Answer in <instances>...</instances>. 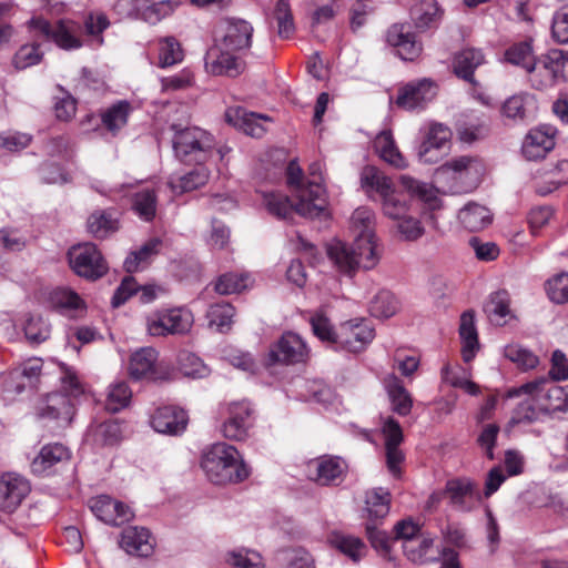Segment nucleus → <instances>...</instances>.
<instances>
[{
  "label": "nucleus",
  "mask_w": 568,
  "mask_h": 568,
  "mask_svg": "<svg viewBox=\"0 0 568 568\" xmlns=\"http://www.w3.org/2000/svg\"><path fill=\"white\" fill-rule=\"evenodd\" d=\"M287 184L296 199L293 205L287 195L277 192L263 194V204L270 214L278 219H288L293 212L304 217H320L327 215L326 190L316 180L303 181L300 165L292 161L287 166Z\"/></svg>",
  "instance_id": "nucleus-1"
},
{
  "label": "nucleus",
  "mask_w": 568,
  "mask_h": 568,
  "mask_svg": "<svg viewBox=\"0 0 568 568\" xmlns=\"http://www.w3.org/2000/svg\"><path fill=\"white\" fill-rule=\"evenodd\" d=\"M253 27L242 19L226 20L215 44L205 54V70L213 75L236 77L244 68L241 54L252 44Z\"/></svg>",
  "instance_id": "nucleus-2"
},
{
  "label": "nucleus",
  "mask_w": 568,
  "mask_h": 568,
  "mask_svg": "<svg viewBox=\"0 0 568 568\" xmlns=\"http://www.w3.org/2000/svg\"><path fill=\"white\" fill-rule=\"evenodd\" d=\"M507 398L523 397L516 410L517 422H532L540 414L568 413V385L560 386L540 377L507 390Z\"/></svg>",
  "instance_id": "nucleus-3"
},
{
  "label": "nucleus",
  "mask_w": 568,
  "mask_h": 568,
  "mask_svg": "<svg viewBox=\"0 0 568 568\" xmlns=\"http://www.w3.org/2000/svg\"><path fill=\"white\" fill-rule=\"evenodd\" d=\"M327 255L338 272L352 276L357 270L375 268L383 255V245L377 235L355 239L349 245L334 240L327 245Z\"/></svg>",
  "instance_id": "nucleus-4"
},
{
  "label": "nucleus",
  "mask_w": 568,
  "mask_h": 568,
  "mask_svg": "<svg viewBox=\"0 0 568 568\" xmlns=\"http://www.w3.org/2000/svg\"><path fill=\"white\" fill-rule=\"evenodd\" d=\"M201 467L209 480L217 485L237 484L250 476L240 452L226 443H215L204 449Z\"/></svg>",
  "instance_id": "nucleus-5"
},
{
  "label": "nucleus",
  "mask_w": 568,
  "mask_h": 568,
  "mask_svg": "<svg viewBox=\"0 0 568 568\" xmlns=\"http://www.w3.org/2000/svg\"><path fill=\"white\" fill-rule=\"evenodd\" d=\"M361 183L366 193L375 191L379 197L383 215L392 221L400 220L409 213L406 196L395 187L390 178L375 166H365L361 173Z\"/></svg>",
  "instance_id": "nucleus-6"
},
{
  "label": "nucleus",
  "mask_w": 568,
  "mask_h": 568,
  "mask_svg": "<svg viewBox=\"0 0 568 568\" xmlns=\"http://www.w3.org/2000/svg\"><path fill=\"white\" fill-rule=\"evenodd\" d=\"M174 135L172 139L175 156L186 164H202L213 154L215 139L206 130L199 126L181 128L172 125Z\"/></svg>",
  "instance_id": "nucleus-7"
},
{
  "label": "nucleus",
  "mask_w": 568,
  "mask_h": 568,
  "mask_svg": "<svg viewBox=\"0 0 568 568\" xmlns=\"http://www.w3.org/2000/svg\"><path fill=\"white\" fill-rule=\"evenodd\" d=\"M28 29L33 37L50 40L62 50H77L83 45L80 24L72 20H59L51 24L41 17H33L28 21Z\"/></svg>",
  "instance_id": "nucleus-8"
},
{
  "label": "nucleus",
  "mask_w": 568,
  "mask_h": 568,
  "mask_svg": "<svg viewBox=\"0 0 568 568\" xmlns=\"http://www.w3.org/2000/svg\"><path fill=\"white\" fill-rule=\"evenodd\" d=\"M193 324V313L183 306L158 310L145 318L146 332L154 337L184 335L191 331Z\"/></svg>",
  "instance_id": "nucleus-9"
},
{
  "label": "nucleus",
  "mask_w": 568,
  "mask_h": 568,
  "mask_svg": "<svg viewBox=\"0 0 568 568\" xmlns=\"http://www.w3.org/2000/svg\"><path fill=\"white\" fill-rule=\"evenodd\" d=\"M68 258L72 271L88 280L100 278L108 271L105 260L93 243L72 246L68 252Z\"/></svg>",
  "instance_id": "nucleus-10"
},
{
  "label": "nucleus",
  "mask_w": 568,
  "mask_h": 568,
  "mask_svg": "<svg viewBox=\"0 0 568 568\" xmlns=\"http://www.w3.org/2000/svg\"><path fill=\"white\" fill-rule=\"evenodd\" d=\"M158 352L153 347H142L131 354L129 374L133 379L162 381L169 376V366L158 361Z\"/></svg>",
  "instance_id": "nucleus-11"
},
{
  "label": "nucleus",
  "mask_w": 568,
  "mask_h": 568,
  "mask_svg": "<svg viewBox=\"0 0 568 568\" xmlns=\"http://www.w3.org/2000/svg\"><path fill=\"white\" fill-rule=\"evenodd\" d=\"M310 353L306 342L298 334L286 332L271 347L270 358L275 363L298 364L305 363Z\"/></svg>",
  "instance_id": "nucleus-12"
},
{
  "label": "nucleus",
  "mask_w": 568,
  "mask_h": 568,
  "mask_svg": "<svg viewBox=\"0 0 568 568\" xmlns=\"http://www.w3.org/2000/svg\"><path fill=\"white\" fill-rule=\"evenodd\" d=\"M346 471L345 462L336 456H321L306 464L307 477L322 486L334 485Z\"/></svg>",
  "instance_id": "nucleus-13"
},
{
  "label": "nucleus",
  "mask_w": 568,
  "mask_h": 568,
  "mask_svg": "<svg viewBox=\"0 0 568 568\" xmlns=\"http://www.w3.org/2000/svg\"><path fill=\"white\" fill-rule=\"evenodd\" d=\"M445 493L449 504L460 511H470L480 503V493L475 481L468 477L450 479L446 483Z\"/></svg>",
  "instance_id": "nucleus-14"
},
{
  "label": "nucleus",
  "mask_w": 568,
  "mask_h": 568,
  "mask_svg": "<svg viewBox=\"0 0 568 568\" xmlns=\"http://www.w3.org/2000/svg\"><path fill=\"white\" fill-rule=\"evenodd\" d=\"M252 408L248 402H234L227 407V417L221 426L222 435L231 440H244L251 427Z\"/></svg>",
  "instance_id": "nucleus-15"
},
{
  "label": "nucleus",
  "mask_w": 568,
  "mask_h": 568,
  "mask_svg": "<svg viewBox=\"0 0 568 568\" xmlns=\"http://www.w3.org/2000/svg\"><path fill=\"white\" fill-rule=\"evenodd\" d=\"M374 337L375 331L365 320L345 322L337 332V342L354 353L363 351Z\"/></svg>",
  "instance_id": "nucleus-16"
},
{
  "label": "nucleus",
  "mask_w": 568,
  "mask_h": 568,
  "mask_svg": "<svg viewBox=\"0 0 568 568\" xmlns=\"http://www.w3.org/2000/svg\"><path fill=\"white\" fill-rule=\"evenodd\" d=\"M556 129L540 125L531 129L524 139L521 153L528 161L544 159L555 146Z\"/></svg>",
  "instance_id": "nucleus-17"
},
{
  "label": "nucleus",
  "mask_w": 568,
  "mask_h": 568,
  "mask_svg": "<svg viewBox=\"0 0 568 568\" xmlns=\"http://www.w3.org/2000/svg\"><path fill=\"white\" fill-rule=\"evenodd\" d=\"M187 424L186 412L176 406L159 407L151 416V426L160 434L181 435L185 432Z\"/></svg>",
  "instance_id": "nucleus-18"
},
{
  "label": "nucleus",
  "mask_w": 568,
  "mask_h": 568,
  "mask_svg": "<svg viewBox=\"0 0 568 568\" xmlns=\"http://www.w3.org/2000/svg\"><path fill=\"white\" fill-rule=\"evenodd\" d=\"M382 434L384 437L386 462L389 471L394 476L400 474V464L404 462V454L399 449L404 436L400 425L393 417L385 418L382 427Z\"/></svg>",
  "instance_id": "nucleus-19"
},
{
  "label": "nucleus",
  "mask_w": 568,
  "mask_h": 568,
  "mask_svg": "<svg viewBox=\"0 0 568 568\" xmlns=\"http://www.w3.org/2000/svg\"><path fill=\"white\" fill-rule=\"evenodd\" d=\"M450 136V130L444 124H430L425 140L418 149L419 161L427 164L438 162L442 156V150L446 148Z\"/></svg>",
  "instance_id": "nucleus-20"
},
{
  "label": "nucleus",
  "mask_w": 568,
  "mask_h": 568,
  "mask_svg": "<svg viewBox=\"0 0 568 568\" xmlns=\"http://www.w3.org/2000/svg\"><path fill=\"white\" fill-rule=\"evenodd\" d=\"M42 371V361L37 357L24 361L14 367L8 375L4 389L9 393L20 394L26 388L33 387Z\"/></svg>",
  "instance_id": "nucleus-21"
},
{
  "label": "nucleus",
  "mask_w": 568,
  "mask_h": 568,
  "mask_svg": "<svg viewBox=\"0 0 568 568\" xmlns=\"http://www.w3.org/2000/svg\"><path fill=\"white\" fill-rule=\"evenodd\" d=\"M225 119L227 123L253 138H261L267 130L266 124L271 122L270 118L241 106L229 108Z\"/></svg>",
  "instance_id": "nucleus-22"
},
{
  "label": "nucleus",
  "mask_w": 568,
  "mask_h": 568,
  "mask_svg": "<svg viewBox=\"0 0 568 568\" xmlns=\"http://www.w3.org/2000/svg\"><path fill=\"white\" fill-rule=\"evenodd\" d=\"M30 485L18 474H6L0 479V509L13 511L29 494Z\"/></svg>",
  "instance_id": "nucleus-23"
},
{
  "label": "nucleus",
  "mask_w": 568,
  "mask_h": 568,
  "mask_svg": "<svg viewBox=\"0 0 568 568\" xmlns=\"http://www.w3.org/2000/svg\"><path fill=\"white\" fill-rule=\"evenodd\" d=\"M92 513L105 524L121 525L133 517L130 507L109 496L93 498L90 504Z\"/></svg>",
  "instance_id": "nucleus-24"
},
{
  "label": "nucleus",
  "mask_w": 568,
  "mask_h": 568,
  "mask_svg": "<svg viewBox=\"0 0 568 568\" xmlns=\"http://www.w3.org/2000/svg\"><path fill=\"white\" fill-rule=\"evenodd\" d=\"M436 95L434 83L427 79L405 85L398 93L396 103L405 110L424 108Z\"/></svg>",
  "instance_id": "nucleus-25"
},
{
  "label": "nucleus",
  "mask_w": 568,
  "mask_h": 568,
  "mask_svg": "<svg viewBox=\"0 0 568 568\" xmlns=\"http://www.w3.org/2000/svg\"><path fill=\"white\" fill-rule=\"evenodd\" d=\"M386 41L396 48L397 54L405 61L415 60L422 52V45L415 34L404 24H393L387 30Z\"/></svg>",
  "instance_id": "nucleus-26"
},
{
  "label": "nucleus",
  "mask_w": 568,
  "mask_h": 568,
  "mask_svg": "<svg viewBox=\"0 0 568 568\" xmlns=\"http://www.w3.org/2000/svg\"><path fill=\"white\" fill-rule=\"evenodd\" d=\"M154 538L143 527H128L121 534L120 546L129 555L149 557L154 550Z\"/></svg>",
  "instance_id": "nucleus-27"
},
{
  "label": "nucleus",
  "mask_w": 568,
  "mask_h": 568,
  "mask_svg": "<svg viewBox=\"0 0 568 568\" xmlns=\"http://www.w3.org/2000/svg\"><path fill=\"white\" fill-rule=\"evenodd\" d=\"M70 459V450L62 444H48L31 462V470L38 476H44L59 463Z\"/></svg>",
  "instance_id": "nucleus-28"
},
{
  "label": "nucleus",
  "mask_w": 568,
  "mask_h": 568,
  "mask_svg": "<svg viewBox=\"0 0 568 568\" xmlns=\"http://www.w3.org/2000/svg\"><path fill=\"white\" fill-rule=\"evenodd\" d=\"M383 385L392 410L400 416H407L413 407V398L403 382L396 375L388 374L383 379Z\"/></svg>",
  "instance_id": "nucleus-29"
},
{
  "label": "nucleus",
  "mask_w": 568,
  "mask_h": 568,
  "mask_svg": "<svg viewBox=\"0 0 568 568\" xmlns=\"http://www.w3.org/2000/svg\"><path fill=\"white\" fill-rule=\"evenodd\" d=\"M568 183V160L557 161L535 178L536 190L540 195H547Z\"/></svg>",
  "instance_id": "nucleus-30"
},
{
  "label": "nucleus",
  "mask_w": 568,
  "mask_h": 568,
  "mask_svg": "<svg viewBox=\"0 0 568 568\" xmlns=\"http://www.w3.org/2000/svg\"><path fill=\"white\" fill-rule=\"evenodd\" d=\"M450 172L460 179H467L475 186L484 173V165L475 158L460 156L450 160L437 170L438 174H448Z\"/></svg>",
  "instance_id": "nucleus-31"
},
{
  "label": "nucleus",
  "mask_w": 568,
  "mask_h": 568,
  "mask_svg": "<svg viewBox=\"0 0 568 568\" xmlns=\"http://www.w3.org/2000/svg\"><path fill=\"white\" fill-rule=\"evenodd\" d=\"M73 404L69 396L63 394H50L43 406L39 407V416L57 419L61 424H69L73 416Z\"/></svg>",
  "instance_id": "nucleus-32"
},
{
  "label": "nucleus",
  "mask_w": 568,
  "mask_h": 568,
  "mask_svg": "<svg viewBox=\"0 0 568 568\" xmlns=\"http://www.w3.org/2000/svg\"><path fill=\"white\" fill-rule=\"evenodd\" d=\"M459 336L462 339V355L464 362L468 363L479 351L478 334L475 326V318L471 312H465L460 316Z\"/></svg>",
  "instance_id": "nucleus-33"
},
{
  "label": "nucleus",
  "mask_w": 568,
  "mask_h": 568,
  "mask_svg": "<svg viewBox=\"0 0 568 568\" xmlns=\"http://www.w3.org/2000/svg\"><path fill=\"white\" fill-rule=\"evenodd\" d=\"M485 311L491 323L498 326L506 325L514 318L508 292L498 291L493 293L485 305Z\"/></svg>",
  "instance_id": "nucleus-34"
},
{
  "label": "nucleus",
  "mask_w": 568,
  "mask_h": 568,
  "mask_svg": "<svg viewBox=\"0 0 568 568\" xmlns=\"http://www.w3.org/2000/svg\"><path fill=\"white\" fill-rule=\"evenodd\" d=\"M458 219L462 225L471 232L485 229L493 221L490 211L478 203H468L465 205L459 211Z\"/></svg>",
  "instance_id": "nucleus-35"
},
{
  "label": "nucleus",
  "mask_w": 568,
  "mask_h": 568,
  "mask_svg": "<svg viewBox=\"0 0 568 568\" xmlns=\"http://www.w3.org/2000/svg\"><path fill=\"white\" fill-rule=\"evenodd\" d=\"M349 232L353 240L377 235L375 212L367 206L357 207L349 219Z\"/></svg>",
  "instance_id": "nucleus-36"
},
{
  "label": "nucleus",
  "mask_w": 568,
  "mask_h": 568,
  "mask_svg": "<svg viewBox=\"0 0 568 568\" xmlns=\"http://www.w3.org/2000/svg\"><path fill=\"white\" fill-rule=\"evenodd\" d=\"M375 151L382 160L396 169H405L407 161L399 152L389 131L381 132L374 141Z\"/></svg>",
  "instance_id": "nucleus-37"
},
{
  "label": "nucleus",
  "mask_w": 568,
  "mask_h": 568,
  "mask_svg": "<svg viewBox=\"0 0 568 568\" xmlns=\"http://www.w3.org/2000/svg\"><path fill=\"white\" fill-rule=\"evenodd\" d=\"M399 182L410 195L423 201L430 210H437L442 206L438 191L434 186L419 182L409 175H402Z\"/></svg>",
  "instance_id": "nucleus-38"
},
{
  "label": "nucleus",
  "mask_w": 568,
  "mask_h": 568,
  "mask_svg": "<svg viewBox=\"0 0 568 568\" xmlns=\"http://www.w3.org/2000/svg\"><path fill=\"white\" fill-rule=\"evenodd\" d=\"M161 241L159 239H151L143 244L138 251L131 252L125 261L124 268L129 273H134L145 268L152 258L159 253Z\"/></svg>",
  "instance_id": "nucleus-39"
},
{
  "label": "nucleus",
  "mask_w": 568,
  "mask_h": 568,
  "mask_svg": "<svg viewBox=\"0 0 568 568\" xmlns=\"http://www.w3.org/2000/svg\"><path fill=\"white\" fill-rule=\"evenodd\" d=\"M131 111L132 106L128 101H118L102 112L101 121L103 126L115 134L126 125Z\"/></svg>",
  "instance_id": "nucleus-40"
},
{
  "label": "nucleus",
  "mask_w": 568,
  "mask_h": 568,
  "mask_svg": "<svg viewBox=\"0 0 568 568\" xmlns=\"http://www.w3.org/2000/svg\"><path fill=\"white\" fill-rule=\"evenodd\" d=\"M328 541L354 561H358L366 552L364 542L354 536L334 531L329 535Z\"/></svg>",
  "instance_id": "nucleus-41"
},
{
  "label": "nucleus",
  "mask_w": 568,
  "mask_h": 568,
  "mask_svg": "<svg viewBox=\"0 0 568 568\" xmlns=\"http://www.w3.org/2000/svg\"><path fill=\"white\" fill-rule=\"evenodd\" d=\"M207 180L209 171L200 164L199 168L190 171L184 175L171 178L169 181V186L174 193L179 194L183 192H191L204 185Z\"/></svg>",
  "instance_id": "nucleus-42"
},
{
  "label": "nucleus",
  "mask_w": 568,
  "mask_h": 568,
  "mask_svg": "<svg viewBox=\"0 0 568 568\" xmlns=\"http://www.w3.org/2000/svg\"><path fill=\"white\" fill-rule=\"evenodd\" d=\"M484 62L481 51L476 49H465L460 51L454 59L455 73L471 82L474 70Z\"/></svg>",
  "instance_id": "nucleus-43"
},
{
  "label": "nucleus",
  "mask_w": 568,
  "mask_h": 568,
  "mask_svg": "<svg viewBox=\"0 0 568 568\" xmlns=\"http://www.w3.org/2000/svg\"><path fill=\"white\" fill-rule=\"evenodd\" d=\"M365 504L369 519L385 518L389 513L390 494L385 488H374L366 493Z\"/></svg>",
  "instance_id": "nucleus-44"
},
{
  "label": "nucleus",
  "mask_w": 568,
  "mask_h": 568,
  "mask_svg": "<svg viewBox=\"0 0 568 568\" xmlns=\"http://www.w3.org/2000/svg\"><path fill=\"white\" fill-rule=\"evenodd\" d=\"M398 310V300L387 290L377 292L369 302V313L377 318H389L395 315Z\"/></svg>",
  "instance_id": "nucleus-45"
},
{
  "label": "nucleus",
  "mask_w": 568,
  "mask_h": 568,
  "mask_svg": "<svg viewBox=\"0 0 568 568\" xmlns=\"http://www.w3.org/2000/svg\"><path fill=\"white\" fill-rule=\"evenodd\" d=\"M159 67L169 68L181 63L184 59V51L181 43L174 37L161 38L158 42Z\"/></svg>",
  "instance_id": "nucleus-46"
},
{
  "label": "nucleus",
  "mask_w": 568,
  "mask_h": 568,
  "mask_svg": "<svg viewBox=\"0 0 568 568\" xmlns=\"http://www.w3.org/2000/svg\"><path fill=\"white\" fill-rule=\"evenodd\" d=\"M535 108V98L528 93H520L515 94L505 101L503 105V113L509 119L521 120Z\"/></svg>",
  "instance_id": "nucleus-47"
},
{
  "label": "nucleus",
  "mask_w": 568,
  "mask_h": 568,
  "mask_svg": "<svg viewBox=\"0 0 568 568\" xmlns=\"http://www.w3.org/2000/svg\"><path fill=\"white\" fill-rule=\"evenodd\" d=\"M253 284L250 274L225 273L221 275L215 283V291L219 294L227 295L240 293Z\"/></svg>",
  "instance_id": "nucleus-48"
},
{
  "label": "nucleus",
  "mask_w": 568,
  "mask_h": 568,
  "mask_svg": "<svg viewBox=\"0 0 568 568\" xmlns=\"http://www.w3.org/2000/svg\"><path fill=\"white\" fill-rule=\"evenodd\" d=\"M412 18L417 28L432 27L439 19V8L435 0H423L415 4L410 11Z\"/></svg>",
  "instance_id": "nucleus-49"
},
{
  "label": "nucleus",
  "mask_w": 568,
  "mask_h": 568,
  "mask_svg": "<svg viewBox=\"0 0 568 568\" xmlns=\"http://www.w3.org/2000/svg\"><path fill=\"white\" fill-rule=\"evenodd\" d=\"M531 85L538 90L552 87L556 81L551 74L550 65L546 61V54L535 58L532 68L527 70Z\"/></svg>",
  "instance_id": "nucleus-50"
},
{
  "label": "nucleus",
  "mask_w": 568,
  "mask_h": 568,
  "mask_svg": "<svg viewBox=\"0 0 568 568\" xmlns=\"http://www.w3.org/2000/svg\"><path fill=\"white\" fill-rule=\"evenodd\" d=\"M234 314V307L231 304L216 303L210 306L206 317L210 327H215L220 332H225L231 327Z\"/></svg>",
  "instance_id": "nucleus-51"
},
{
  "label": "nucleus",
  "mask_w": 568,
  "mask_h": 568,
  "mask_svg": "<svg viewBox=\"0 0 568 568\" xmlns=\"http://www.w3.org/2000/svg\"><path fill=\"white\" fill-rule=\"evenodd\" d=\"M88 231L98 239H104L118 230V221L106 212H94L88 219Z\"/></svg>",
  "instance_id": "nucleus-52"
},
{
  "label": "nucleus",
  "mask_w": 568,
  "mask_h": 568,
  "mask_svg": "<svg viewBox=\"0 0 568 568\" xmlns=\"http://www.w3.org/2000/svg\"><path fill=\"white\" fill-rule=\"evenodd\" d=\"M505 60L514 65L520 67L526 72L532 68L535 54L529 42H520L511 45L505 51Z\"/></svg>",
  "instance_id": "nucleus-53"
},
{
  "label": "nucleus",
  "mask_w": 568,
  "mask_h": 568,
  "mask_svg": "<svg viewBox=\"0 0 568 568\" xmlns=\"http://www.w3.org/2000/svg\"><path fill=\"white\" fill-rule=\"evenodd\" d=\"M433 542V538L425 536L417 539H408L402 545V548L408 560L423 564L428 560Z\"/></svg>",
  "instance_id": "nucleus-54"
},
{
  "label": "nucleus",
  "mask_w": 568,
  "mask_h": 568,
  "mask_svg": "<svg viewBox=\"0 0 568 568\" xmlns=\"http://www.w3.org/2000/svg\"><path fill=\"white\" fill-rule=\"evenodd\" d=\"M225 561L231 568H265L261 555L247 549L227 552Z\"/></svg>",
  "instance_id": "nucleus-55"
},
{
  "label": "nucleus",
  "mask_w": 568,
  "mask_h": 568,
  "mask_svg": "<svg viewBox=\"0 0 568 568\" xmlns=\"http://www.w3.org/2000/svg\"><path fill=\"white\" fill-rule=\"evenodd\" d=\"M132 392L124 382H118L109 387L105 407L109 412L116 413L126 407L131 400Z\"/></svg>",
  "instance_id": "nucleus-56"
},
{
  "label": "nucleus",
  "mask_w": 568,
  "mask_h": 568,
  "mask_svg": "<svg viewBox=\"0 0 568 568\" xmlns=\"http://www.w3.org/2000/svg\"><path fill=\"white\" fill-rule=\"evenodd\" d=\"M504 354L509 361L525 371L532 369L539 364V358L537 355L517 344L507 345L504 349Z\"/></svg>",
  "instance_id": "nucleus-57"
},
{
  "label": "nucleus",
  "mask_w": 568,
  "mask_h": 568,
  "mask_svg": "<svg viewBox=\"0 0 568 568\" xmlns=\"http://www.w3.org/2000/svg\"><path fill=\"white\" fill-rule=\"evenodd\" d=\"M132 209L135 214L149 222L156 213V196L153 191L144 190L134 195Z\"/></svg>",
  "instance_id": "nucleus-58"
},
{
  "label": "nucleus",
  "mask_w": 568,
  "mask_h": 568,
  "mask_svg": "<svg viewBox=\"0 0 568 568\" xmlns=\"http://www.w3.org/2000/svg\"><path fill=\"white\" fill-rule=\"evenodd\" d=\"M110 26V22L103 13H90L84 22V31L92 45H101L103 43L102 32Z\"/></svg>",
  "instance_id": "nucleus-59"
},
{
  "label": "nucleus",
  "mask_w": 568,
  "mask_h": 568,
  "mask_svg": "<svg viewBox=\"0 0 568 568\" xmlns=\"http://www.w3.org/2000/svg\"><path fill=\"white\" fill-rule=\"evenodd\" d=\"M180 4V0H162L159 2L148 0V8L143 13V20L148 23L155 24L172 14Z\"/></svg>",
  "instance_id": "nucleus-60"
},
{
  "label": "nucleus",
  "mask_w": 568,
  "mask_h": 568,
  "mask_svg": "<svg viewBox=\"0 0 568 568\" xmlns=\"http://www.w3.org/2000/svg\"><path fill=\"white\" fill-rule=\"evenodd\" d=\"M179 366L181 372L189 377L203 378L209 376L210 369L196 355L182 352L179 355Z\"/></svg>",
  "instance_id": "nucleus-61"
},
{
  "label": "nucleus",
  "mask_w": 568,
  "mask_h": 568,
  "mask_svg": "<svg viewBox=\"0 0 568 568\" xmlns=\"http://www.w3.org/2000/svg\"><path fill=\"white\" fill-rule=\"evenodd\" d=\"M375 11L372 0H355L349 9V20L353 30L365 26Z\"/></svg>",
  "instance_id": "nucleus-62"
},
{
  "label": "nucleus",
  "mask_w": 568,
  "mask_h": 568,
  "mask_svg": "<svg viewBox=\"0 0 568 568\" xmlns=\"http://www.w3.org/2000/svg\"><path fill=\"white\" fill-rule=\"evenodd\" d=\"M546 61L550 65L556 82L568 80V52L552 49L546 53Z\"/></svg>",
  "instance_id": "nucleus-63"
},
{
  "label": "nucleus",
  "mask_w": 568,
  "mask_h": 568,
  "mask_svg": "<svg viewBox=\"0 0 568 568\" xmlns=\"http://www.w3.org/2000/svg\"><path fill=\"white\" fill-rule=\"evenodd\" d=\"M549 298L562 304L568 302V273H561L550 278L546 284Z\"/></svg>",
  "instance_id": "nucleus-64"
}]
</instances>
